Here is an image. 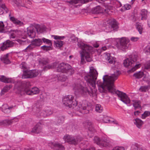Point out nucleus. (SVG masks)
Here are the masks:
<instances>
[{
  "instance_id": "b1692460",
  "label": "nucleus",
  "mask_w": 150,
  "mask_h": 150,
  "mask_svg": "<svg viewBox=\"0 0 150 150\" xmlns=\"http://www.w3.org/2000/svg\"><path fill=\"white\" fill-rule=\"evenodd\" d=\"M134 120V123L137 127L139 128H140L143 124V122L141 120L138 118L135 119Z\"/></svg>"
},
{
  "instance_id": "de8ad7c7",
  "label": "nucleus",
  "mask_w": 150,
  "mask_h": 150,
  "mask_svg": "<svg viewBox=\"0 0 150 150\" xmlns=\"http://www.w3.org/2000/svg\"><path fill=\"white\" fill-rule=\"evenodd\" d=\"M150 115V112L149 111H145L143 114L142 115V118L144 119L146 117Z\"/></svg>"
},
{
  "instance_id": "4be33fe9",
  "label": "nucleus",
  "mask_w": 150,
  "mask_h": 150,
  "mask_svg": "<svg viewBox=\"0 0 150 150\" xmlns=\"http://www.w3.org/2000/svg\"><path fill=\"white\" fill-rule=\"evenodd\" d=\"M33 43L35 47L40 46L42 43V39H35L33 40L31 42Z\"/></svg>"
},
{
  "instance_id": "4d7b16f0",
  "label": "nucleus",
  "mask_w": 150,
  "mask_h": 150,
  "mask_svg": "<svg viewBox=\"0 0 150 150\" xmlns=\"http://www.w3.org/2000/svg\"><path fill=\"white\" fill-rule=\"evenodd\" d=\"M147 87L146 86H142L140 88V90L142 91L145 92L147 89Z\"/></svg>"
},
{
  "instance_id": "e433bc0d",
  "label": "nucleus",
  "mask_w": 150,
  "mask_h": 150,
  "mask_svg": "<svg viewBox=\"0 0 150 150\" xmlns=\"http://www.w3.org/2000/svg\"><path fill=\"white\" fill-rule=\"evenodd\" d=\"M67 79V76L63 74H60L58 76V80L62 81H65Z\"/></svg>"
},
{
  "instance_id": "e2e57ef3",
  "label": "nucleus",
  "mask_w": 150,
  "mask_h": 150,
  "mask_svg": "<svg viewBox=\"0 0 150 150\" xmlns=\"http://www.w3.org/2000/svg\"><path fill=\"white\" fill-rule=\"evenodd\" d=\"M132 150H138L137 147L135 145H132Z\"/></svg>"
},
{
  "instance_id": "864d4df0",
  "label": "nucleus",
  "mask_w": 150,
  "mask_h": 150,
  "mask_svg": "<svg viewBox=\"0 0 150 150\" xmlns=\"http://www.w3.org/2000/svg\"><path fill=\"white\" fill-rule=\"evenodd\" d=\"M47 116L50 115L52 113V110L50 109H48L45 111Z\"/></svg>"
},
{
  "instance_id": "1a4fd4ad",
  "label": "nucleus",
  "mask_w": 150,
  "mask_h": 150,
  "mask_svg": "<svg viewBox=\"0 0 150 150\" xmlns=\"http://www.w3.org/2000/svg\"><path fill=\"white\" fill-rule=\"evenodd\" d=\"M63 138L65 142L74 145L77 144L83 139V138L80 136L74 137L69 135L64 136Z\"/></svg>"
},
{
  "instance_id": "c756f323",
  "label": "nucleus",
  "mask_w": 150,
  "mask_h": 150,
  "mask_svg": "<svg viewBox=\"0 0 150 150\" xmlns=\"http://www.w3.org/2000/svg\"><path fill=\"white\" fill-rule=\"evenodd\" d=\"M12 2L15 4L18 7L24 6V5L22 4L23 0H11Z\"/></svg>"
},
{
  "instance_id": "6ab92c4d",
  "label": "nucleus",
  "mask_w": 150,
  "mask_h": 150,
  "mask_svg": "<svg viewBox=\"0 0 150 150\" xmlns=\"http://www.w3.org/2000/svg\"><path fill=\"white\" fill-rule=\"evenodd\" d=\"M9 19L10 21L13 22V23L16 25H21L23 24V23L19 20H18L17 18H15L14 17L11 16V13L9 15Z\"/></svg>"
},
{
  "instance_id": "2eb2a0df",
  "label": "nucleus",
  "mask_w": 150,
  "mask_h": 150,
  "mask_svg": "<svg viewBox=\"0 0 150 150\" xmlns=\"http://www.w3.org/2000/svg\"><path fill=\"white\" fill-rule=\"evenodd\" d=\"M42 127L41 124L40 123H38L33 127L31 131V132L34 133L36 134H38L42 132Z\"/></svg>"
},
{
  "instance_id": "7ed1b4c3",
  "label": "nucleus",
  "mask_w": 150,
  "mask_h": 150,
  "mask_svg": "<svg viewBox=\"0 0 150 150\" xmlns=\"http://www.w3.org/2000/svg\"><path fill=\"white\" fill-rule=\"evenodd\" d=\"M74 97L71 95H68L66 96L63 99V104L66 106L69 107V108L72 109L75 108L76 110L79 109L85 110L83 111V113L84 114H88L89 113V110L91 108L90 105L88 104L87 101H85L83 103L77 106V102L74 99Z\"/></svg>"
},
{
  "instance_id": "ea45409f",
  "label": "nucleus",
  "mask_w": 150,
  "mask_h": 150,
  "mask_svg": "<svg viewBox=\"0 0 150 150\" xmlns=\"http://www.w3.org/2000/svg\"><path fill=\"white\" fill-rule=\"evenodd\" d=\"M35 46L32 43L29 45H28L25 49L26 52H28L32 50L33 48H34Z\"/></svg>"
},
{
  "instance_id": "4468645a",
  "label": "nucleus",
  "mask_w": 150,
  "mask_h": 150,
  "mask_svg": "<svg viewBox=\"0 0 150 150\" xmlns=\"http://www.w3.org/2000/svg\"><path fill=\"white\" fill-rule=\"evenodd\" d=\"M33 26H30L27 28V34L28 37L30 38H33L35 37V33L34 31V28Z\"/></svg>"
},
{
  "instance_id": "9b49d317",
  "label": "nucleus",
  "mask_w": 150,
  "mask_h": 150,
  "mask_svg": "<svg viewBox=\"0 0 150 150\" xmlns=\"http://www.w3.org/2000/svg\"><path fill=\"white\" fill-rule=\"evenodd\" d=\"M48 146L54 150H64V146L58 142H50Z\"/></svg>"
},
{
  "instance_id": "a211bd4d",
  "label": "nucleus",
  "mask_w": 150,
  "mask_h": 150,
  "mask_svg": "<svg viewBox=\"0 0 150 150\" xmlns=\"http://www.w3.org/2000/svg\"><path fill=\"white\" fill-rule=\"evenodd\" d=\"M30 71L26 70L23 71V74L22 76L23 79H27L33 78V75H32L31 74Z\"/></svg>"
},
{
  "instance_id": "69168bd1",
  "label": "nucleus",
  "mask_w": 150,
  "mask_h": 150,
  "mask_svg": "<svg viewBox=\"0 0 150 150\" xmlns=\"http://www.w3.org/2000/svg\"><path fill=\"white\" fill-rule=\"evenodd\" d=\"M117 4L118 7H121L122 6V4L119 1H117Z\"/></svg>"
},
{
  "instance_id": "bb28decb",
  "label": "nucleus",
  "mask_w": 150,
  "mask_h": 150,
  "mask_svg": "<svg viewBox=\"0 0 150 150\" xmlns=\"http://www.w3.org/2000/svg\"><path fill=\"white\" fill-rule=\"evenodd\" d=\"M105 58L108 62L110 64H112L115 62L113 58L109 54H106L105 56Z\"/></svg>"
},
{
  "instance_id": "20e7f679",
  "label": "nucleus",
  "mask_w": 150,
  "mask_h": 150,
  "mask_svg": "<svg viewBox=\"0 0 150 150\" xmlns=\"http://www.w3.org/2000/svg\"><path fill=\"white\" fill-rule=\"evenodd\" d=\"M31 86L29 81H18L15 84L14 89L16 92L21 95L25 93L28 95H33L39 93V90L37 87L32 88L31 90L30 89Z\"/></svg>"
},
{
  "instance_id": "a18cd8bd",
  "label": "nucleus",
  "mask_w": 150,
  "mask_h": 150,
  "mask_svg": "<svg viewBox=\"0 0 150 150\" xmlns=\"http://www.w3.org/2000/svg\"><path fill=\"white\" fill-rule=\"evenodd\" d=\"M131 8V5L129 4H125L123 7L120 9V11H123V8H124L125 10H128L129 9Z\"/></svg>"
},
{
  "instance_id": "9d476101",
  "label": "nucleus",
  "mask_w": 150,
  "mask_h": 150,
  "mask_svg": "<svg viewBox=\"0 0 150 150\" xmlns=\"http://www.w3.org/2000/svg\"><path fill=\"white\" fill-rule=\"evenodd\" d=\"M109 25L106 27V30H108L107 32H110L112 31H116L118 28L117 22L115 19L109 20L108 23Z\"/></svg>"
},
{
  "instance_id": "603ef678",
  "label": "nucleus",
  "mask_w": 150,
  "mask_h": 150,
  "mask_svg": "<svg viewBox=\"0 0 150 150\" xmlns=\"http://www.w3.org/2000/svg\"><path fill=\"white\" fill-rule=\"evenodd\" d=\"M52 37H54V38L55 39H59V40H61L63 38H64V36L63 37H61L56 35H52L51 36Z\"/></svg>"
},
{
  "instance_id": "72a5a7b5",
  "label": "nucleus",
  "mask_w": 150,
  "mask_h": 150,
  "mask_svg": "<svg viewBox=\"0 0 150 150\" xmlns=\"http://www.w3.org/2000/svg\"><path fill=\"white\" fill-rule=\"evenodd\" d=\"M0 80L2 82L7 83H11V79L6 78L4 76H2L0 78Z\"/></svg>"
},
{
  "instance_id": "f704fd0d",
  "label": "nucleus",
  "mask_w": 150,
  "mask_h": 150,
  "mask_svg": "<svg viewBox=\"0 0 150 150\" xmlns=\"http://www.w3.org/2000/svg\"><path fill=\"white\" fill-rule=\"evenodd\" d=\"M144 75V73L142 71H139L134 74L133 76L137 79H140L142 78Z\"/></svg>"
},
{
  "instance_id": "0e129e2a",
  "label": "nucleus",
  "mask_w": 150,
  "mask_h": 150,
  "mask_svg": "<svg viewBox=\"0 0 150 150\" xmlns=\"http://www.w3.org/2000/svg\"><path fill=\"white\" fill-rule=\"evenodd\" d=\"M93 0H81V2L83 4H84L90 1H91Z\"/></svg>"
},
{
  "instance_id": "c03bdc74",
  "label": "nucleus",
  "mask_w": 150,
  "mask_h": 150,
  "mask_svg": "<svg viewBox=\"0 0 150 150\" xmlns=\"http://www.w3.org/2000/svg\"><path fill=\"white\" fill-rule=\"evenodd\" d=\"M103 108L100 104H97L96 105V111L99 112H101L103 110Z\"/></svg>"
},
{
  "instance_id": "37998d69",
  "label": "nucleus",
  "mask_w": 150,
  "mask_h": 150,
  "mask_svg": "<svg viewBox=\"0 0 150 150\" xmlns=\"http://www.w3.org/2000/svg\"><path fill=\"white\" fill-rule=\"evenodd\" d=\"M136 28L140 34H141L142 31V28L140 23H136Z\"/></svg>"
},
{
  "instance_id": "412c9836",
  "label": "nucleus",
  "mask_w": 150,
  "mask_h": 150,
  "mask_svg": "<svg viewBox=\"0 0 150 150\" xmlns=\"http://www.w3.org/2000/svg\"><path fill=\"white\" fill-rule=\"evenodd\" d=\"M8 54L2 56L1 58V59L4 63L7 64L10 63V61L8 58Z\"/></svg>"
},
{
  "instance_id": "5fc2aeb1",
  "label": "nucleus",
  "mask_w": 150,
  "mask_h": 150,
  "mask_svg": "<svg viewBox=\"0 0 150 150\" xmlns=\"http://www.w3.org/2000/svg\"><path fill=\"white\" fill-rule=\"evenodd\" d=\"M78 0H71V1H68L67 2L70 4H76L78 3Z\"/></svg>"
},
{
  "instance_id": "338daca9",
  "label": "nucleus",
  "mask_w": 150,
  "mask_h": 150,
  "mask_svg": "<svg viewBox=\"0 0 150 150\" xmlns=\"http://www.w3.org/2000/svg\"><path fill=\"white\" fill-rule=\"evenodd\" d=\"M140 113V112L139 110H137L135 112H134V115L135 116L138 115L139 113Z\"/></svg>"
},
{
  "instance_id": "ddd939ff",
  "label": "nucleus",
  "mask_w": 150,
  "mask_h": 150,
  "mask_svg": "<svg viewBox=\"0 0 150 150\" xmlns=\"http://www.w3.org/2000/svg\"><path fill=\"white\" fill-rule=\"evenodd\" d=\"M35 108H34L33 111L35 112V115L38 117H44L47 116L46 111L44 110H42L41 111L40 109L38 108L36 111H35Z\"/></svg>"
},
{
  "instance_id": "774afa93",
  "label": "nucleus",
  "mask_w": 150,
  "mask_h": 150,
  "mask_svg": "<svg viewBox=\"0 0 150 150\" xmlns=\"http://www.w3.org/2000/svg\"><path fill=\"white\" fill-rule=\"evenodd\" d=\"M16 35H15L13 33L11 34L10 36V38H14L16 37Z\"/></svg>"
},
{
  "instance_id": "6e6552de",
  "label": "nucleus",
  "mask_w": 150,
  "mask_h": 150,
  "mask_svg": "<svg viewBox=\"0 0 150 150\" xmlns=\"http://www.w3.org/2000/svg\"><path fill=\"white\" fill-rule=\"evenodd\" d=\"M129 40L125 38H122L117 40L116 46L120 50L124 51L129 47Z\"/></svg>"
},
{
  "instance_id": "f03ea898",
  "label": "nucleus",
  "mask_w": 150,
  "mask_h": 150,
  "mask_svg": "<svg viewBox=\"0 0 150 150\" xmlns=\"http://www.w3.org/2000/svg\"><path fill=\"white\" fill-rule=\"evenodd\" d=\"M98 73L96 70L93 67L90 69L89 73L84 77V79L86 81L88 85L90 88L89 90L86 87H84L79 83H76L73 86V90L76 93H80L84 95L89 94L93 96L96 94L97 91L95 89L96 80L97 79Z\"/></svg>"
},
{
  "instance_id": "09e8293b",
  "label": "nucleus",
  "mask_w": 150,
  "mask_h": 150,
  "mask_svg": "<svg viewBox=\"0 0 150 150\" xmlns=\"http://www.w3.org/2000/svg\"><path fill=\"white\" fill-rule=\"evenodd\" d=\"M37 30L38 33H42L45 30V28L44 27H40L37 29Z\"/></svg>"
},
{
  "instance_id": "c9c22d12",
  "label": "nucleus",
  "mask_w": 150,
  "mask_h": 150,
  "mask_svg": "<svg viewBox=\"0 0 150 150\" xmlns=\"http://www.w3.org/2000/svg\"><path fill=\"white\" fill-rule=\"evenodd\" d=\"M55 46L57 47L60 48L63 45L64 42L61 41H57L54 42Z\"/></svg>"
},
{
  "instance_id": "4c0bfd02",
  "label": "nucleus",
  "mask_w": 150,
  "mask_h": 150,
  "mask_svg": "<svg viewBox=\"0 0 150 150\" xmlns=\"http://www.w3.org/2000/svg\"><path fill=\"white\" fill-rule=\"evenodd\" d=\"M42 42L46 44H47L49 45H52V42L50 40L48 39H46L45 38H42Z\"/></svg>"
},
{
  "instance_id": "423d86ee",
  "label": "nucleus",
  "mask_w": 150,
  "mask_h": 150,
  "mask_svg": "<svg viewBox=\"0 0 150 150\" xmlns=\"http://www.w3.org/2000/svg\"><path fill=\"white\" fill-rule=\"evenodd\" d=\"M137 56L132 55L131 57L127 59L124 61V66L126 67L132 68L128 71V72H132L139 68L141 65L139 64H136L135 62L137 60Z\"/></svg>"
},
{
  "instance_id": "5701e85b",
  "label": "nucleus",
  "mask_w": 150,
  "mask_h": 150,
  "mask_svg": "<svg viewBox=\"0 0 150 150\" xmlns=\"http://www.w3.org/2000/svg\"><path fill=\"white\" fill-rule=\"evenodd\" d=\"M147 11L146 10L143 9L141 10L140 14L142 16L141 20H144L146 19L147 17Z\"/></svg>"
},
{
  "instance_id": "a19ab883",
  "label": "nucleus",
  "mask_w": 150,
  "mask_h": 150,
  "mask_svg": "<svg viewBox=\"0 0 150 150\" xmlns=\"http://www.w3.org/2000/svg\"><path fill=\"white\" fill-rule=\"evenodd\" d=\"M30 71L31 74L32 75H33V78H34L38 76L39 74L38 71V70H33Z\"/></svg>"
},
{
  "instance_id": "8fccbe9b",
  "label": "nucleus",
  "mask_w": 150,
  "mask_h": 150,
  "mask_svg": "<svg viewBox=\"0 0 150 150\" xmlns=\"http://www.w3.org/2000/svg\"><path fill=\"white\" fill-rule=\"evenodd\" d=\"M112 150H125V149L123 147L117 146L115 147Z\"/></svg>"
},
{
  "instance_id": "393cba45",
  "label": "nucleus",
  "mask_w": 150,
  "mask_h": 150,
  "mask_svg": "<svg viewBox=\"0 0 150 150\" xmlns=\"http://www.w3.org/2000/svg\"><path fill=\"white\" fill-rule=\"evenodd\" d=\"M13 122V120H6L0 122V125H11Z\"/></svg>"
},
{
  "instance_id": "49530a36",
  "label": "nucleus",
  "mask_w": 150,
  "mask_h": 150,
  "mask_svg": "<svg viewBox=\"0 0 150 150\" xmlns=\"http://www.w3.org/2000/svg\"><path fill=\"white\" fill-rule=\"evenodd\" d=\"M93 141L96 144L100 146L101 140L98 137H95L94 138Z\"/></svg>"
},
{
  "instance_id": "7c9ffc66",
  "label": "nucleus",
  "mask_w": 150,
  "mask_h": 150,
  "mask_svg": "<svg viewBox=\"0 0 150 150\" xmlns=\"http://www.w3.org/2000/svg\"><path fill=\"white\" fill-rule=\"evenodd\" d=\"M140 102L139 101L135 100L133 104L135 110L141 108Z\"/></svg>"
},
{
  "instance_id": "dca6fc26",
  "label": "nucleus",
  "mask_w": 150,
  "mask_h": 150,
  "mask_svg": "<svg viewBox=\"0 0 150 150\" xmlns=\"http://www.w3.org/2000/svg\"><path fill=\"white\" fill-rule=\"evenodd\" d=\"M14 106H9L6 104H4L2 106V111L5 113H9L11 111V110L13 109Z\"/></svg>"
},
{
  "instance_id": "58836bf2",
  "label": "nucleus",
  "mask_w": 150,
  "mask_h": 150,
  "mask_svg": "<svg viewBox=\"0 0 150 150\" xmlns=\"http://www.w3.org/2000/svg\"><path fill=\"white\" fill-rule=\"evenodd\" d=\"M52 45H49L47 46L46 45H44L41 47V49L46 51H48L52 50V48L51 47Z\"/></svg>"
},
{
  "instance_id": "2f4dec72",
  "label": "nucleus",
  "mask_w": 150,
  "mask_h": 150,
  "mask_svg": "<svg viewBox=\"0 0 150 150\" xmlns=\"http://www.w3.org/2000/svg\"><path fill=\"white\" fill-rule=\"evenodd\" d=\"M16 40L18 42L19 45L21 46L26 45H27L28 43V41L26 40H23L20 39H17Z\"/></svg>"
},
{
  "instance_id": "c85d7f7f",
  "label": "nucleus",
  "mask_w": 150,
  "mask_h": 150,
  "mask_svg": "<svg viewBox=\"0 0 150 150\" xmlns=\"http://www.w3.org/2000/svg\"><path fill=\"white\" fill-rule=\"evenodd\" d=\"M11 87L12 86L10 84L7 85L4 87L1 91V95H4L5 93L6 92L9 90Z\"/></svg>"
},
{
  "instance_id": "f8f14e48",
  "label": "nucleus",
  "mask_w": 150,
  "mask_h": 150,
  "mask_svg": "<svg viewBox=\"0 0 150 150\" xmlns=\"http://www.w3.org/2000/svg\"><path fill=\"white\" fill-rule=\"evenodd\" d=\"M14 43L9 40H7L3 43V45L1 47V49L2 51L7 49L8 48L13 47Z\"/></svg>"
},
{
  "instance_id": "f257e3e1",
  "label": "nucleus",
  "mask_w": 150,
  "mask_h": 150,
  "mask_svg": "<svg viewBox=\"0 0 150 150\" xmlns=\"http://www.w3.org/2000/svg\"><path fill=\"white\" fill-rule=\"evenodd\" d=\"M120 74L119 71L115 70L110 76H104L103 78V81L98 80L96 84L100 93H106L107 91L111 93L115 92L120 100L124 103L128 104L130 103V100L127 94L118 90L115 91L114 83L117 79Z\"/></svg>"
},
{
  "instance_id": "680f3d73",
  "label": "nucleus",
  "mask_w": 150,
  "mask_h": 150,
  "mask_svg": "<svg viewBox=\"0 0 150 150\" xmlns=\"http://www.w3.org/2000/svg\"><path fill=\"white\" fill-rule=\"evenodd\" d=\"M146 69H150V60L148 62V64L145 66Z\"/></svg>"
},
{
  "instance_id": "cd10ccee",
  "label": "nucleus",
  "mask_w": 150,
  "mask_h": 150,
  "mask_svg": "<svg viewBox=\"0 0 150 150\" xmlns=\"http://www.w3.org/2000/svg\"><path fill=\"white\" fill-rule=\"evenodd\" d=\"M39 63L40 65H46L49 62V60L47 58H43L39 59Z\"/></svg>"
},
{
  "instance_id": "bf43d9fd",
  "label": "nucleus",
  "mask_w": 150,
  "mask_h": 150,
  "mask_svg": "<svg viewBox=\"0 0 150 150\" xmlns=\"http://www.w3.org/2000/svg\"><path fill=\"white\" fill-rule=\"evenodd\" d=\"M3 5L2 4L1 6H0V15L2 14L4 12V9H2V8H3Z\"/></svg>"
},
{
  "instance_id": "a878e982",
  "label": "nucleus",
  "mask_w": 150,
  "mask_h": 150,
  "mask_svg": "<svg viewBox=\"0 0 150 150\" xmlns=\"http://www.w3.org/2000/svg\"><path fill=\"white\" fill-rule=\"evenodd\" d=\"M109 141L105 139L101 141L100 146L106 147L109 146Z\"/></svg>"
},
{
  "instance_id": "052dcab7",
  "label": "nucleus",
  "mask_w": 150,
  "mask_h": 150,
  "mask_svg": "<svg viewBox=\"0 0 150 150\" xmlns=\"http://www.w3.org/2000/svg\"><path fill=\"white\" fill-rule=\"evenodd\" d=\"M3 8H2V9H4V11H5L6 13H7L8 12V8L6 7L5 5H3Z\"/></svg>"
},
{
  "instance_id": "3c124183",
  "label": "nucleus",
  "mask_w": 150,
  "mask_h": 150,
  "mask_svg": "<svg viewBox=\"0 0 150 150\" xmlns=\"http://www.w3.org/2000/svg\"><path fill=\"white\" fill-rule=\"evenodd\" d=\"M21 67L23 69V71L27 70L26 64L25 63H22L21 65Z\"/></svg>"
},
{
  "instance_id": "f3484780",
  "label": "nucleus",
  "mask_w": 150,
  "mask_h": 150,
  "mask_svg": "<svg viewBox=\"0 0 150 150\" xmlns=\"http://www.w3.org/2000/svg\"><path fill=\"white\" fill-rule=\"evenodd\" d=\"M105 11V9H103L100 6H98L92 9V12L94 14L103 13Z\"/></svg>"
},
{
  "instance_id": "79ce46f5",
  "label": "nucleus",
  "mask_w": 150,
  "mask_h": 150,
  "mask_svg": "<svg viewBox=\"0 0 150 150\" xmlns=\"http://www.w3.org/2000/svg\"><path fill=\"white\" fill-rule=\"evenodd\" d=\"M5 32L3 22L2 21H0V33H4Z\"/></svg>"
},
{
  "instance_id": "0eeeda50",
  "label": "nucleus",
  "mask_w": 150,
  "mask_h": 150,
  "mask_svg": "<svg viewBox=\"0 0 150 150\" xmlns=\"http://www.w3.org/2000/svg\"><path fill=\"white\" fill-rule=\"evenodd\" d=\"M57 71L62 73H67L69 75H71L74 73V70L71 67L67 64L61 63L59 64Z\"/></svg>"
},
{
  "instance_id": "13d9d810",
  "label": "nucleus",
  "mask_w": 150,
  "mask_h": 150,
  "mask_svg": "<svg viewBox=\"0 0 150 150\" xmlns=\"http://www.w3.org/2000/svg\"><path fill=\"white\" fill-rule=\"evenodd\" d=\"M139 39V38L138 37H132L131 38L130 40L132 41H136Z\"/></svg>"
},
{
  "instance_id": "39448f33",
  "label": "nucleus",
  "mask_w": 150,
  "mask_h": 150,
  "mask_svg": "<svg viewBox=\"0 0 150 150\" xmlns=\"http://www.w3.org/2000/svg\"><path fill=\"white\" fill-rule=\"evenodd\" d=\"M78 46L81 48V50L80 51L81 57V63L83 64L85 63V59L87 62H90L92 60L90 53L91 52L92 47L89 46L81 42H78Z\"/></svg>"
},
{
  "instance_id": "aec40b11",
  "label": "nucleus",
  "mask_w": 150,
  "mask_h": 150,
  "mask_svg": "<svg viewBox=\"0 0 150 150\" xmlns=\"http://www.w3.org/2000/svg\"><path fill=\"white\" fill-rule=\"evenodd\" d=\"M84 125L86 128L88 129L89 131L93 132L94 130L92 124L90 121L89 120L86 121Z\"/></svg>"
},
{
  "instance_id": "6e6d98bb",
  "label": "nucleus",
  "mask_w": 150,
  "mask_h": 150,
  "mask_svg": "<svg viewBox=\"0 0 150 150\" xmlns=\"http://www.w3.org/2000/svg\"><path fill=\"white\" fill-rule=\"evenodd\" d=\"M63 121V118L62 117L61 118H58L57 121V123L58 124H60L62 123Z\"/></svg>"
},
{
  "instance_id": "473e14b6",
  "label": "nucleus",
  "mask_w": 150,
  "mask_h": 150,
  "mask_svg": "<svg viewBox=\"0 0 150 150\" xmlns=\"http://www.w3.org/2000/svg\"><path fill=\"white\" fill-rule=\"evenodd\" d=\"M57 63L55 62L53 63L52 65H48L46 66L45 67L43 68L44 71L47 70V69H49L50 68H53L55 67L57 65Z\"/></svg>"
}]
</instances>
